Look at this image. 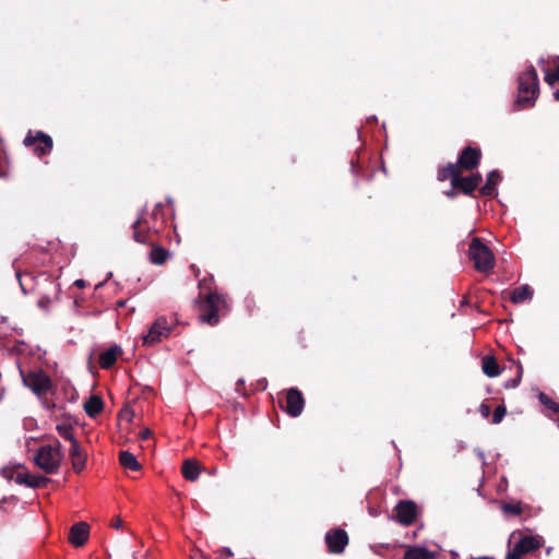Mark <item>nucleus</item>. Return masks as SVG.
<instances>
[{"mask_svg": "<svg viewBox=\"0 0 559 559\" xmlns=\"http://www.w3.org/2000/svg\"><path fill=\"white\" fill-rule=\"evenodd\" d=\"M162 206V203H157L152 214L141 213L140 217L134 222L133 238L136 242L153 243V236L159 231L164 224V217L160 215Z\"/></svg>", "mask_w": 559, "mask_h": 559, "instance_id": "f257e3e1", "label": "nucleus"}, {"mask_svg": "<svg viewBox=\"0 0 559 559\" xmlns=\"http://www.w3.org/2000/svg\"><path fill=\"white\" fill-rule=\"evenodd\" d=\"M539 83L536 70L531 66L519 76L518 97L514 110H523L535 105L538 97Z\"/></svg>", "mask_w": 559, "mask_h": 559, "instance_id": "f03ea898", "label": "nucleus"}, {"mask_svg": "<svg viewBox=\"0 0 559 559\" xmlns=\"http://www.w3.org/2000/svg\"><path fill=\"white\" fill-rule=\"evenodd\" d=\"M204 300L200 305V319L202 322L210 325H216L219 317L225 314L228 310L226 297L216 292H201Z\"/></svg>", "mask_w": 559, "mask_h": 559, "instance_id": "7ed1b4c3", "label": "nucleus"}, {"mask_svg": "<svg viewBox=\"0 0 559 559\" xmlns=\"http://www.w3.org/2000/svg\"><path fill=\"white\" fill-rule=\"evenodd\" d=\"M459 166L455 164H448L438 173V180L444 181L450 179L453 189H460L466 194H471L480 183L481 175L474 174L468 177H461Z\"/></svg>", "mask_w": 559, "mask_h": 559, "instance_id": "20e7f679", "label": "nucleus"}, {"mask_svg": "<svg viewBox=\"0 0 559 559\" xmlns=\"http://www.w3.org/2000/svg\"><path fill=\"white\" fill-rule=\"evenodd\" d=\"M64 454L61 450V444L56 441L53 444H46L40 447L34 456V462L38 468L46 474H55L59 469Z\"/></svg>", "mask_w": 559, "mask_h": 559, "instance_id": "39448f33", "label": "nucleus"}, {"mask_svg": "<svg viewBox=\"0 0 559 559\" xmlns=\"http://www.w3.org/2000/svg\"><path fill=\"white\" fill-rule=\"evenodd\" d=\"M468 254L478 272L489 273L493 269L495 255L479 238H473L468 248Z\"/></svg>", "mask_w": 559, "mask_h": 559, "instance_id": "423d86ee", "label": "nucleus"}, {"mask_svg": "<svg viewBox=\"0 0 559 559\" xmlns=\"http://www.w3.org/2000/svg\"><path fill=\"white\" fill-rule=\"evenodd\" d=\"M543 545L544 538L540 535L521 536L519 540L509 548L506 559H522L525 555L540 548Z\"/></svg>", "mask_w": 559, "mask_h": 559, "instance_id": "0eeeda50", "label": "nucleus"}, {"mask_svg": "<svg viewBox=\"0 0 559 559\" xmlns=\"http://www.w3.org/2000/svg\"><path fill=\"white\" fill-rule=\"evenodd\" d=\"M173 325L165 317L157 318L150 326L148 332L143 335L142 341L145 346H153L167 338L171 332Z\"/></svg>", "mask_w": 559, "mask_h": 559, "instance_id": "6e6552de", "label": "nucleus"}, {"mask_svg": "<svg viewBox=\"0 0 559 559\" xmlns=\"http://www.w3.org/2000/svg\"><path fill=\"white\" fill-rule=\"evenodd\" d=\"M25 146H34V152L38 156H44L50 153L52 148V139L41 131L33 135L31 132L23 141Z\"/></svg>", "mask_w": 559, "mask_h": 559, "instance_id": "1a4fd4ad", "label": "nucleus"}, {"mask_svg": "<svg viewBox=\"0 0 559 559\" xmlns=\"http://www.w3.org/2000/svg\"><path fill=\"white\" fill-rule=\"evenodd\" d=\"M23 382L38 395L47 392L50 388V380L41 370L31 371L26 376H23Z\"/></svg>", "mask_w": 559, "mask_h": 559, "instance_id": "9d476101", "label": "nucleus"}, {"mask_svg": "<svg viewBox=\"0 0 559 559\" xmlns=\"http://www.w3.org/2000/svg\"><path fill=\"white\" fill-rule=\"evenodd\" d=\"M325 543L331 554H342L348 544V535L342 528H333L325 534Z\"/></svg>", "mask_w": 559, "mask_h": 559, "instance_id": "9b49d317", "label": "nucleus"}, {"mask_svg": "<svg viewBox=\"0 0 559 559\" xmlns=\"http://www.w3.org/2000/svg\"><path fill=\"white\" fill-rule=\"evenodd\" d=\"M539 63L542 64L546 83L555 87L559 83V57L542 58Z\"/></svg>", "mask_w": 559, "mask_h": 559, "instance_id": "f8f14e48", "label": "nucleus"}, {"mask_svg": "<svg viewBox=\"0 0 559 559\" xmlns=\"http://www.w3.org/2000/svg\"><path fill=\"white\" fill-rule=\"evenodd\" d=\"M305 401L302 394L297 389H290L286 394V404L283 409L292 417H297L302 413Z\"/></svg>", "mask_w": 559, "mask_h": 559, "instance_id": "ddd939ff", "label": "nucleus"}, {"mask_svg": "<svg viewBox=\"0 0 559 559\" xmlns=\"http://www.w3.org/2000/svg\"><path fill=\"white\" fill-rule=\"evenodd\" d=\"M481 153L479 150L467 146L465 147L457 160L459 171L463 170H473L479 164Z\"/></svg>", "mask_w": 559, "mask_h": 559, "instance_id": "4468645a", "label": "nucleus"}, {"mask_svg": "<svg viewBox=\"0 0 559 559\" xmlns=\"http://www.w3.org/2000/svg\"><path fill=\"white\" fill-rule=\"evenodd\" d=\"M396 519L403 525L412 524L417 515V507L413 501L406 500L397 503Z\"/></svg>", "mask_w": 559, "mask_h": 559, "instance_id": "2eb2a0df", "label": "nucleus"}, {"mask_svg": "<svg viewBox=\"0 0 559 559\" xmlns=\"http://www.w3.org/2000/svg\"><path fill=\"white\" fill-rule=\"evenodd\" d=\"M88 536V524L85 522H79L71 527L69 533V542L75 547H81L87 542Z\"/></svg>", "mask_w": 559, "mask_h": 559, "instance_id": "dca6fc26", "label": "nucleus"}, {"mask_svg": "<svg viewBox=\"0 0 559 559\" xmlns=\"http://www.w3.org/2000/svg\"><path fill=\"white\" fill-rule=\"evenodd\" d=\"M69 455L73 469L76 473L82 472L85 468L87 455L78 441L71 444Z\"/></svg>", "mask_w": 559, "mask_h": 559, "instance_id": "f3484780", "label": "nucleus"}, {"mask_svg": "<svg viewBox=\"0 0 559 559\" xmlns=\"http://www.w3.org/2000/svg\"><path fill=\"white\" fill-rule=\"evenodd\" d=\"M122 354V349L120 346L115 345L108 348L107 350L103 352L99 356V365L104 369L110 368L118 357Z\"/></svg>", "mask_w": 559, "mask_h": 559, "instance_id": "a211bd4d", "label": "nucleus"}, {"mask_svg": "<svg viewBox=\"0 0 559 559\" xmlns=\"http://www.w3.org/2000/svg\"><path fill=\"white\" fill-rule=\"evenodd\" d=\"M14 480L16 484L26 485L28 487L35 488L40 486V484L43 481H46L47 479L44 477L31 475L24 472L21 466H19Z\"/></svg>", "mask_w": 559, "mask_h": 559, "instance_id": "6ab92c4d", "label": "nucleus"}, {"mask_svg": "<svg viewBox=\"0 0 559 559\" xmlns=\"http://www.w3.org/2000/svg\"><path fill=\"white\" fill-rule=\"evenodd\" d=\"M501 177L497 170H492L487 176L486 183L480 188V193L485 197H496L497 186L500 182Z\"/></svg>", "mask_w": 559, "mask_h": 559, "instance_id": "aec40b11", "label": "nucleus"}, {"mask_svg": "<svg viewBox=\"0 0 559 559\" xmlns=\"http://www.w3.org/2000/svg\"><path fill=\"white\" fill-rule=\"evenodd\" d=\"M404 559H437V554L421 546L408 547Z\"/></svg>", "mask_w": 559, "mask_h": 559, "instance_id": "412c9836", "label": "nucleus"}, {"mask_svg": "<svg viewBox=\"0 0 559 559\" xmlns=\"http://www.w3.org/2000/svg\"><path fill=\"white\" fill-rule=\"evenodd\" d=\"M533 288L530 285L525 284L515 288L511 293L510 299L513 304H523L525 301H530L533 298Z\"/></svg>", "mask_w": 559, "mask_h": 559, "instance_id": "4be33fe9", "label": "nucleus"}, {"mask_svg": "<svg viewBox=\"0 0 559 559\" xmlns=\"http://www.w3.org/2000/svg\"><path fill=\"white\" fill-rule=\"evenodd\" d=\"M200 465L197 461L186 460L182 464V475L186 479L194 481L200 476Z\"/></svg>", "mask_w": 559, "mask_h": 559, "instance_id": "5701e85b", "label": "nucleus"}, {"mask_svg": "<svg viewBox=\"0 0 559 559\" xmlns=\"http://www.w3.org/2000/svg\"><path fill=\"white\" fill-rule=\"evenodd\" d=\"M169 257H170V252L159 246H153L152 250L150 251V255H148L150 261L156 265L164 264L168 260Z\"/></svg>", "mask_w": 559, "mask_h": 559, "instance_id": "b1692460", "label": "nucleus"}, {"mask_svg": "<svg viewBox=\"0 0 559 559\" xmlns=\"http://www.w3.org/2000/svg\"><path fill=\"white\" fill-rule=\"evenodd\" d=\"M84 409L88 416L95 417L103 409V401L100 400V397L92 395L84 403Z\"/></svg>", "mask_w": 559, "mask_h": 559, "instance_id": "393cba45", "label": "nucleus"}, {"mask_svg": "<svg viewBox=\"0 0 559 559\" xmlns=\"http://www.w3.org/2000/svg\"><path fill=\"white\" fill-rule=\"evenodd\" d=\"M120 463L123 467L132 469V471H139L141 468V464L136 460V457L129 451H122L120 453Z\"/></svg>", "mask_w": 559, "mask_h": 559, "instance_id": "a878e982", "label": "nucleus"}, {"mask_svg": "<svg viewBox=\"0 0 559 559\" xmlns=\"http://www.w3.org/2000/svg\"><path fill=\"white\" fill-rule=\"evenodd\" d=\"M481 367H483L484 373L490 378L497 377L500 373L499 366L492 357H489V356L484 357Z\"/></svg>", "mask_w": 559, "mask_h": 559, "instance_id": "bb28decb", "label": "nucleus"}, {"mask_svg": "<svg viewBox=\"0 0 559 559\" xmlns=\"http://www.w3.org/2000/svg\"><path fill=\"white\" fill-rule=\"evenodd\" d=\"M538 399L540 403L549 409V412L551 413L550 415H559V403L552 401L545 393H539Z\"/></svg>", "mask_w": 559, "mask_h": 559, "instance_id": "cd10ccee", "label": "nucleus"}, {"mask_svg": "<svg viewBox=\"0 0 559 559\" xmlns=\"http://www.w3.org/2000/svg\"><path fill=\"white\" fill-rule=\"evenodd\" d=\"M56 429H57L59 436L66 440H69L71 442V444L73 443V441H78L72 433V428L70 425H67V424L57 425Z\"/></svg>", "mask_w": 559, "mask_h": 559, "instance_id": "c85d7f7f", "label": "nucleus"}, {"mask_svg": "<svg viewBox=\"0 0 559 559\" xmlns=\"http://www.w3.org/2000/svg\"><path fill=\"white\" fill-rule=\"evenodd\" d=\"M501 509H502L503 513L511 514V515H520L523 512V508H522V503L521 502L503 503Z\"/></svg>", "mask_w": 559, "mask_h": 559, "instance_id": "c756f323", "label": "nucleus"}, {"mask_svg": "<svg viewBox=\"0 0 559 559\" xmlns=\"http://www.w3.org/2000/svg\"><path fill=\"white\" fill-rule=\"evenodd\" d=\"M19 469V466H5L1 469V475L9 479V480H14L15 476H16V472Z\"/></svg>", "mask_w": 559, "mask_h": 559, "instance_id": "7c9ffc66", "label": "nucleus"}, {"mask_svg": "<svg viewBox=\"0 0 559 559\" xmlns=\"http://www.w3.org/2000/svg\"><path fill=\"white\" fill-rule=\"evenodd\" d=\"M506 413H507V409L504 406H502V405L498 406L493 412L492 423L496 425L501 423Z\"/></svg>", "mask_w": 559, "mask_h": 559, "instance_id": "2f4dec72", "label": "nucleus"}, {"mask_svg": "<svg viewBox=\"0 0 559 559\" xmlns=\"http://www.w3.org/2000/svg\"><path fill=\"white\" fill-rule=\"evenodd\" d=\"M52 304V299L48 296H43L38 299L37 301V306L38 308L47 311L49 309V307L51 306Z\"/></svg>", "mask_w": 559, "mask_h": 559, "instance_id": "473e14b6", "label": "nucleus"}, {"mask_svg": "<svg viewBox=\"0 0 559 559\" xmlns=\"http://www.w3.org/2000/svg\"><path fill=\"white\" fill-rule=\"evenodd\" d=\"M479 413H480V415H481L483 417H485V418L489 417V415H490V413H491L490 406H489V405H487V404H485V403L480 404V406H479Z\"/></svg>", "mask_w": 559, "mask_h": 559, "instance_id": "72a5a7b5", "label": "nucleus"}, {"mask_svg": "<svg viewBox=\"0 0 559 559\" xmlns=\"http://www.w3.org/2000/svg\"><path fill=\"white\" fill-rule=\"evenodd\" d=\"M520 378H521V374H519V378L518 379H513V380H510L506 383V388L510 389V388H516L519 382H520Z\"/></svg>", "mask_w": 559, "mask_h": 559, "instance_id": "f704fd0d", "label": "nucleus"}, {"mask_svg": "<svg viewBox=\"0 0 559 559\" xmlns=\"http://www.w3.org/2000/svg\"><path fill=\"white\" fill-rule=\"evenodd\" d=\"M111 526L115 528H120L122 526V520L120 518H117L112 523Z\"/></svg>", "mask_w": 559, "mask_h": 559, "instance_id": "c9c22d12", "label": "nucleus"}, {"mask_svg": "<svg viewBox=\"0 0 559 559\" xmlns=\"http://www.w3.org/2000/svg\"><path fill=\"white\" fill-rule=\"evenodd\" d=\"M74 285L78 286L79 288H83V287H85V281L84 280H76L74 282Z\"/></svg>", "mask_w": 559, "mask_h": 559, "instance_id": "e433bc0d", "label": "nucleus"}, {"mask_svg": "<svg viewBox=\"0 0 559 559\" xmlns=\"http://www.w3.org/2000/svg\"><path fill=\"white\" fill-rule=\"evenodd\" d=\"M150 436H151V430H148V429H145L141 432L142 439H147V438H150Z\"/></svg>", "mask_w": 559, "mask_h": 559, "instance_id": "4c0bfd02", "label": "nucleus"}, {"mask_svg": "<svg viewBox=\"0 0 559 559\" xmlns=\"http://www.w3.org/2000/svg\"><path fill=\"white\" fill-rule=\"evenodd\" d=\"M445 195H447L448 198H454V197H455V192H454L453 190H450V191H447V192H445Z\"/></svg>", "mask_w": 559, "mask_h": 559, "instance_id": "58836bf2", "label": "nucleus"}, {"mask_svg": "<svg viewBox=\"0 0 559 559\" xmlns=\"http://www.w3.org/2000/svg\"><path fill=\"white\" fill-rule=\"evenodd\" d=\"M554 97L556 100H559V90L554 92Z\"/></svg>", "mask_w": 559, "mask_h": 559, "instance_id": "ea45409f", "label": "nucleus"}, {"mask_svg": "<svg viewBox=\"0 0 559 559\" xmlns=\"http://www.w3.org/2000/svg\"><path fill=\"white\" fill-rule=\"evenodd\" d=\"M518 534H520L519 532H513L510 536V539H513ZM511 543V540H509V544Z\"/></svg>", "mask_w": 559, "mask_h": 559, "instance_id": "a19ab883", "label": "nucleus"}, {"mask_svg": "<svg viewBox=\"0 0 559 559\" xmlns=\"http://www.w3.org/2000/svg\"><path fill=\"white\" fill-rule=\"evenodd\" d=\"M477 454H478V456H479L481 460H484L485 455H484V453H483L481 451H478V452H477Z\"/></svg>", "mask_w": 559, "mask_h": 559, "instance_id": "79ce46f5", "label": "nucleus"}, {"mask_svg": "<svg viewBox=\"0 0 559 559\" xmlns=\"http://www.w3.org/2000/svg\"><path fill=\"white\" fill-rule=\"evenodd\" d=\"M226 555H227L228 557H231V556H233V552L230 551V549H228V548L226 549Z\"/></svg>", "mask_w": 559, "mask_h": 559, "instance_id": "37998d69", "label": "nucleus"}, {"mask_svg": "<svg viewBox=\"0 0 559 559\" xmlns=\"http://www.w3.org/2000/svg\"><path fill=\"white\" fill-rule=\"evenodd\" d=\"M472 559H492V558L485 556V557H478V558H472Z\"/></svg>", "mask_w": 559, "mask_h": 559, "instance_id": "c03bdc74", "label": "nucleus"}, {"mask_svg": "<svg viewBox=\"0 0 559 559\" xmlns=\"http://www.w3.org/2000/svg\"><path fill=\"white\" fill-rule=\"evenodd\" d=\"M556 420H557V423H558L557 425H558V428H559V417H558Z\"/></svg>", "mask_w": 559, "mask_h": 559, "instance_id": "a18cd8bd", "label": "nucleus"}, {"mask_svg": "<svg viewBox=\"0 0 559 559\" xmlns=\"http://www.w3.org/2000/svg\"><path fill=\"white\" fill-rule=\"evenodd\" d=\"M133 559H140L138 556H134Z\"/></svg>", "mask_w": 559, "mask_h": 559, "instance_id": "49530a36", "label": "nucleus"}]
</instances>
